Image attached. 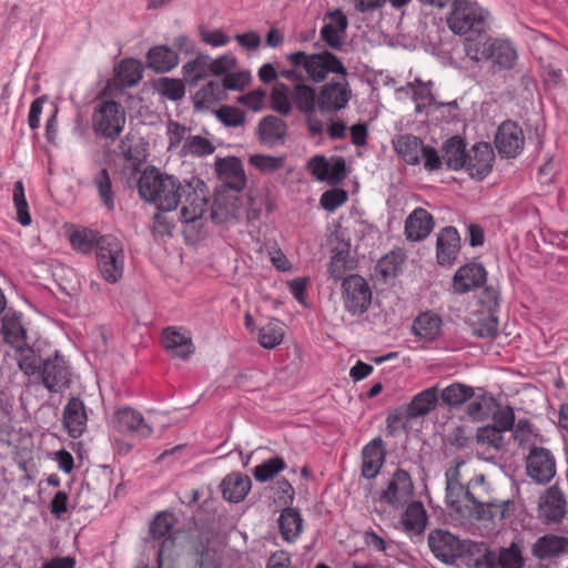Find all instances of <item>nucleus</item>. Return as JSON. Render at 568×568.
<instances>
[{"label": "nucleus", "instance_id": "nucleus-1", "mask_svg": "<svg viewBox=\"0 0 568 568\" xmlns=\"http://www.w3.org/2000/svg\"><path fill=\"white\" fill-rule=\"evenodd\" d=\"M138 191L142 200L155 204L162 212L174 211L181 205L182 223L200 220L207 210L206 185L195 176L180 181L155 166H149L139 179Z\"/></svg>", "mask_w": 568, "mask_h": 568}, {"label": "nucleus", "instance_id": "nucleus-2", "mask_svg": "<svg viewBox=\"0 0 568 568\" xmlns=\"http://www.w3.org/2000/svg\"><path fill=\"white\" fill-rule=\"evenodd\" d=\"M466 55L476 62H491L496 71H510L518 59L515 45L503 39H489L485 42H469L466 48Z\"/></svg>", "mask_w": 568, "mask_h": 568}, {"label": "nucleus", "instance_id": "nucleus-3", "mask_svg": "<svg viewBox=\"0 0 568 568\" xmlns=\"http://www.w3.org/2000/svg\"><path fill=\"white\" fill-rule=\"evenodd\" d=\"M488 13L469 0H454L446 21L448 28L460 36L480 34L487 29Z\"/></svg>", "mask_w": 568, "mask_h": 568}, {"label": "nucleus", "instance_id": "nucleus-4", "mask_svg": "<svg viewBox=\"0 0 568 568\" xmlns=\"http://www.w3.org/2000/svg\"><path fill=\"white\" fill-rule=\"evenodd\" d=\"M91 121L97 135L115 141L125 125L124 108L113 100H102L94 106Z\"/></svg>", "mask_w": 568, "mask_h": 568}, {"label": "nucleus", "instance_id": "nucleus-5", "mask_svg": "<svg viewBox=\"0 0 568 568\" xmlns=\"http://www.w3.org/2000/svg\"><path fill=\"white\" fill-rule=\"evenodd\" d=\"M124 250L123 243L114 235H102L97 251L98 268L108 283H118L124 272Z\"/></svg>", "mask_w": 568, "mask_h": 568}, {"label": "nucleus", "instance_id": "nucleus-6", "mask_svg": "<svg viewBox=\"0 0 568 568\" xmlns=\"http://www.w3.org/2000/svg\"><path fill=\"white\" fill-rule=\"evenodd\" d=\"M342 300L346 312L361 316L367 312L372 302V291L364 277L349 275L342 282Z\"/></svg>", "mask_w": 568, "mask_h": 568}, {"label": "nucleus", "instance_id": "nucleus-7", "mask_svg": "<svg viewBox=\"0 0 568 568\" xmlns=\"http://www.w3.org/2000/svg\"><path fill=\"white\" fill-rule=\"evenodd\" d=\"M352 99L347 78L333 79L320 88L318 110L322 114H336L346 109Z\"/></svg>", "mask_w": 568, "mask_h": 568}, {"label": "nucleus", "instance_id": "nucleus-8", "mask_svg": "<svg viewBox=\"0 0 568 568\" xmlns=\"http://www.w3.org/2000/svg\"><path fill=\"white\" fill-rule=\"evenodd\" d=\"M71 372L65 358L55 352L53 356L43 359L42 368L37 381L50 393H62L70 386Z\"/></svg>", "mask_w": 568, "mask_h": 568}, {"label": "nucleus", "instance_id": "nucleus-9", "mask_svg": "<svg viewBox=\"0 0 568 568\" xmlns=\"http://www.w3.org/2000/svg\"><path fill=\"white\" fill-rule=\"evenodd\" d=\"M568 514V500L565 493L557 486L548 487L538 500V519L545 525L562 523Z\"/></svg>", "mask_w": 568, "mask_h": 568}, {"label": "nucleus", "instance_id": "nucleus-10", "mask_svg": "<svg viewBox=\"0 0 568 568\" xmlns=\"http://www.w3.org/2000/svg\"><path fill=\"white\" fill-rule=\"evenodd\" d=\"M414 496V484L409 473L397 468L386 489L382 491L379 499L393 508H402L408 504Z\"/></svg>", "mask_w": 568, "mask_h": 568}, {"label": "nucleus", "instance_id": "nucleus-11", "mask_svg": "<svg viewBox=\"0 0 568 568\" xmlns=\"http://www.w3.org/2000/svg\"><path fill=\"white\" fill-rule=\"evenodd\" d=\"M526 470L535 483H549L556 475V462L552 453L545 447H531L526 459Z\"/></svg>", "mask_w": 568, "mask_h": 568}, {"label": "nucleus", "instance_id": "nucleus-12", "mask_svg": "<svg viewBox=\"0 0 568 568\" xmlns=\"http://www.w3.org/2000/svg\"><path fill=\"white\" fill-rule=\"evenodd\" d=\"M427 541L430 551L438 560L447 565L457 564L464 540L448 530L435 529L429 532Z\"/></svg>", "mask_w": 568, "mask_h": 568}, {"label": "nucleus", "instance_id": "nucleus-13", "mask_svg": "<svg viewBox=\"0 0 568 568\" xmlns=\"http://www.w3.org/2000/svg\"><path fill=\"white\" fill-rule=\"evenodd\" d=\"M524 132L516 122L507 120L498 126L495 145L503 158H517L524 149Z\"/></svg>", "mask_w": 568, "mask_h": 568}, {"label": "nucleus", "instance_id": "nucleus-14", "mask_svg": "<svg viewBox=\"0 0 568 568\" xmlns=\"http://www.w3.org/2000/svg\"><path fill=\"white\" fill-rule=\"evenodd\" d=\"M494 150L487 142L475 143L466 154L463 168L473 179L484 180L493 170Z\"/></svg>", "mask_w": 568, "mask_h": 568}, {"label": "nucleus", "instance_id": "nucleus-15", "mask_svg": "<svg viewBox=\"0 0 568 568\" xmlns=\"http://www.w3.org/2000/svg\"><path fill=\"white\" fill-rule=\"evenodd\" d=\"M458 475L457 469L453 474L446 473V505L460 517L469 518L473 508L468 484L462 485L457 479Z\"/></svg>", "mask_w": 568, "mask_h": 568}, {"label": "nucleus", "instance_id": "nucleus-16", "mask_svg": "<svg viewBox=\"0 0 568 568\" xmlns=\"http://www.w3.org/2000/svg\"><path fill=\"white\" fill-rule=\"evenodd\" d=\"M516 510V504L513 499H494L484 503L478 508L473 509L468 519H476L479 521H489L494 526L503 525L504 521L510 518Z\"/></svg>", "mask_w": 568, "mask_h": 568}, {"label": "nucleus", "instance_id": "nucleus-17", "mask_svg": "<svg viewBox=\"0 0 568 568\" xmlns=\"http://www.w3.org/2000/svg\"><path fill=\"white\" fill-rule=\"evenodd\" d=\"M88 413L84 402L79 397H71L63 408L62 424L68 435L79 438L87 429Z\"/></svg>", "mask_w": 568, "mask_h": 568}, {"label": "nucleus", "instance_id": "nucleus-18", "mask_svg": "<svg viewBox=\"0 0 568 568\" xmlns=\"http://www.w3.org/2000/svg\"><path fill=\"white\" fill-rule=\"evenodd\" d=\"M328 19L322 27L321 39L333 50H341L345 38L348 21L341 10L329 11L325 16Z\"/></svg>", "mask_w": 568, "mask_h": 568}, {"label": "nucleus", "instance_id": "nucleus-19", "mask_svg": "<svg viewBox=\"0 0 568 568\" xmlns=\"http://www.w3.org/2000/svg\"><path fill=\"white\" fill-rule=\"evenodd\" d=\"M215 171L221 181L234 191H242L246 185L243 164L235 156L219 158L215 161Z\"/></svg>", "mask_w": 568, "mask_h": 568}, {"label": "nucleus", "instance_id": "nucleus-20", "mask_svg": "<svg viewBox=\"0 0 568 568\" xmlns=\"http://www.w3.org/2000/svg\"><path fill=\"white\" fill-rule=\"evenodd\" d=\"M487 277V272L483 264L471 262L460 266L453 278L455 292L459 294L467 293L471 290L480 287Z\"/></svg>", "mask_w": 568, "mask_h": 568}, {"label": "nucleus", "instance_id": "nucleus-21", "mask_svg": "<svg viewBox=\"0 0 568 568\" xmlns=\"http://www.w3.org/2000/svg\"><path fill=\"white\" fill-rule=\"evenodd\" d=\"M386 458V448L381 437L373 438L362 450V476L373 479L383 467Z\"/></svg>", "mask_w": 568, "mask_h": 568}, {"label": "nucleus", "instance_id": "nucleus-22", "mask_svg": "<svg viewBox=\"0 0 568 568\" xmlns=\"http://www.w3.org/2000/svg\"><path fill=\"white\" fill-rule=\"evenodd\" d=\"M434 225L433 215L423 207H416L406 217L404 233L408 241L419 242L430 234Z\"/></svg>", "mask_w": 568, "mask_h": 568}, {"label": "nucleus", "instance_id": "nucleus-23", "mask_svg": "<svg viewBox=\"0 0 568 568\" xmlns=\"http://www.w3.org/2000/svg\"><path fill=\"white\" fill-rule=\"evenodd\" d=\"M114 426L119 432L132 433L146 438L152 434V427L144 420L140 412L125 407L114 414Z\"/></svg>", "mask_w": 568, "mask_h": 568}, {"label": "nucleus", "instance_id": "nucleus-24", "mask_svg": "<svg viewBox=\"0 0 568 568\" xmlns=\"http://www.w3.org/2000/svg\"><path fill=\"white\" fill-rule=\"evenodd\" d=\"M460 247V237L454 226L444 227L436 243L437 261L440 265H452Z\"/></svg>", "mask_w": 568, "mask_h": 568}, {"label": "nucleus", "instance_id": "nucleus-25", "mask_svg": "<svg viewBox=\"0 0 568 568\" xmlns=\"http://www.w3.org/2000/svg\"><path fill=\"white\" fill-rule=\"evenodd\" d=\"M534 557L545 560L568 554V538L554 534L539 537L531 547Z\"/></svg>", "mask_w": 568, "mask_h": 568}, {"label": "nucleus", "instance_id": "nucleus-26", "mask_svg": "<svg viewBox=\"0 0 568 568\" xmlns=\"http://www.w3.org/2000/svg\"><path fill=\"white\" fill-rule=\"evenodd\" d=\"M286 60L292 67L305 70L313 82L320 83L325 80V73H322L323 62L321 52L308 54L304 51H296L287 54Z\"/></svg>", "mask_w": 568, "mask_h": 568}, {"label": "nucleus", "instance_id": "nucleus-27", "mask_svg": "<svg viewBox=\"0 0 568 568\" xmlns=\"http://www.w3.org/2000/svg\"><path fill=\"white\" fill-rule=\"evenodd\" d=\"M491 550L484 542L464 540L457 561L467 568H488Z\"/></svg>", "mask_w": 568, "mask_h": 568}, {"label": "nucleus", "instance_id": "nucleus-28", "mask_svg": "<svg viewBox=\"0 0 568 568\" xmlns=\"http://www.w3.org/2000/svg\"><path fill=\"white\" fill-rule=\"evenodd\" d=\"M443 321L442 317L427 311L419 314L413 322L412 331L416 337L425 342H433L439 337L442 333Z\"/></svg>", "mask_w": 568, "mask_h": 568}, {"label": "nucleus", "instance_id": "nucleus-29", "mask_svg": "<svg viewBox=\"0 0 568 568\" xmlns=\"http://www.w3.org/2000/svg\"><path fill=\"white\" fill-rule=\"evenodd\" d=\"M251 486L250 477L240 473L229 474L220 485L223 498L231 503L242 501L251 490Z\"/></svg>", "mask_w": 568, "mask_h": 568}, {"label": "nucleus", "instance_id": "nucleus-30", "mask_svg": "<svg viewBox=\"0 0 568 568\" xmlns=\"http://www.w3.org/2000/svg\"><path fill=\"white\" fill-rule=\"evenodd\" d=\"M163 345L172 356L181 359H186L194 352L191 337L174 327H166L163 331Z\"/></svg>", "mask_w": 568, "mask_h": 568}, {"label": "nucleus", "instance_id": "nucleus-31", "mask_svg": "<svg viewBox=\"0 0 568 568\" xmlns=\"http://www.w3.org/2000/svg\"><path fill=\"white\" fill-rule=\"evenodd\" d=\"M443 160L449 170H463L466 163V142L459 135L446 140L442 146Z\"/></svg>", "mask_w": 568, "mask_h": 568}, {"label": "nucleus", "instance_id": "nucleus-32", "mask_svg": "<svg viewBox=\"0 0 568 568\" xmlns=\"http://www.w3.org/2000/svg\"><path fill=\"white\" fill-rule=\"evenodd\" d=\"M282 538L287 542H294L303 531V518L296 508L285 507L277 519Z\"/></svg>", "mask_w": 568, "mask_h": 568}, {"label": "nucleus", "instance_id": "nucleus-33", "mask_svg": "<svg viewBox=\"0 0 568 568\" xmlns=\"http://www.w3.org/2000/svg\"><path fill=\"white\" fill-rule=\"evenodd\" d=\"M395 152L409 165L420 163L422 140L413 134H402L393 140Z\"/></svg>", "mask_w": 568, "mask_h": 568}, {"label": "nucleus", "instance_id": "nucleus-34", "mask_svg": "<svg viewBox=\"0 0 568 568\" xmlns=\"http://www.w3.org/2000/svg\"><path fill=\"white\" fill-rule=\"evenodd\" d=\"M476 442L485 447V452L491 454L489 457H484L486 460L505 450L504 433L490 424L477 428Z\"/></svg>", "mask_w": 568, "mask_h": 568}, {"label": "nucleus", "instance_id": "nucleus-35", "mask_svg": "<svg viewBox=\"0 0 568 568\" xmlns=\"http://www.w3.org/2000/svg\"><path fill=\"white\" fill-rule=\"evenodd\" d=\"M286 129V123L282 119L275 115H267L258 123L260 139L265 145L270 146L283 143Z\"/></svg>", "mask_w": 568, "mask_h": 568}, {"label": "nucleus", "instance_id": "nucleus-36", "mask_svg": "<svg viewBox=\"0 0 568 568\" xmlns=\"http://www.w3.org/2000/svg\"><path fill=\"white\" fill-rule=\"evenodd\" d=\"M400 524L407 534H423L427 525L424 505L420 501L410 503L400 517Z\"/></svg>", "mask_w": 568, "mask_h": 568}, {"label": "nucleus", "instance_id": "nucleus-37", "mask_svg": "<svg viewBox=\"0 0 568 568\" xmlns=\"http://www.w3.org/2000/svg\"><path fill=\"white\" fill-rule=\"evenodd\" d=\"M524 566L521 548L515 542L507 548L491 550L488 568H524Z\"/></svg>", "mask_w": 568, "mask_h": 568}, {"label": "nucleus", "instance_id": "nucleus-38", "mask_svg": "<svg viewBox=\"0 0 568 568\" xmlns=\"http://www.w3.org/2000/svg\"><path fill=\"white\" fill-rule=\"evenodd\" d=\"M146 59L149 68L160 73L169 72L179 64L178 53L166 45L151 48Z\"/></svg>", "mask_w": 568, "mask_h": 568}, {"label": "nucleus", "instance_id": "nucleus-39", "mask_svg": "<svg viewBox=\"0 0 568 568\" xmlns=\"http://www.w3.org/2000/svg\"><path fill=\"white\" fill-rule=\"evenodd\" d=\"M291 98L296 109L305 114H315L318 109V92L311 85L297 83L291 92Z\"/></svg>", "mask_w": 568, "mask_h": 568}, {"label": "nucleus", "instance_id": "nucleus-40", "mask_svg": "<svg viewBox=\"0 0 568 568\" xmlns=\"http://www.w3.org/2000/svg\"><path fill=\"white\" fill-rule=\"evenodd\" d=\"M226 92L219 80H211L204 84L193 98L194 106L197 110L210 109L215 103L224 100Z\"/></svg>", "mask_w": 568, "mask_h": 568}, {"label": "nucleus", "instance_id": "nucleus-41", "mask_svg": "<svg viewBox=\"0 0 568 568\" xmlns=\"http://www.w3.org/2000/svg\"><path fill=\"white\" fill-rule=\"evenodd\" d=\"M2 332L4 341L12 347L22 348L27 346V328L22 324L20 314L4 317Z\"/></svg>", "mask_w": 568, "mask_h": 568}, {"label": "nucleus", "instance_id": "nucleus-42", "mask_svg": "<svg viewBox=\"0 0 568 568\" xmlns=\"http://www.w3.org/2000/svg\"><path fill=\"white\" fill-rule=\"evenodd\" d=\"M498 316L494 313L478 312L469 322L471 334L479 338H494L498 334Z\"/></svg>", "mask_w": 568, "mask_h": 568}, {"label": "nucleus", "instance_id": "nucleus-43", "mask_svg": "<svg viewBox=\"0 0 568 568\" xmlns=\"http://www.w3.org/2000/svg\"><path fill=\"white\" fill-rule=\"evenodd\" d=\"M438 392L436 387L427 388L413 397L407 405L408 418L424 416L436 407Z\"/></svg>", "mask_w": 568, "mask_h": 568}, {"label": "nucleus", "instance_id": "nucleus-44", "mask_svg": "<svg viewBox=\"0 0 568 568\" xmlns=\"http://www.w3.org/2000/svg\"><path fill=\"white\" fill-rule=\"evenodd\" d=\"M471 397H474V388L462 383H453L440 393L442 403L449 408H458Z\"/></svg>", "mask_w": 568, "mask_h": 568}, {"label": "nucleus", "instance_id": "nucleus-45", "mask_svg": "<svg viewBox=\"0 0 568 568\" xmlns=\"http://www.w3.org/2000/svg\"><path fill=\"white\" fill-rule=\"evenodd\" d=\"M182 72L185 81L190 85L197 84L201 80L211 74L210 55L197 54L195 59L190 60L182 67Z\"/></svg>", "mask_w": 568, "mask_h": 568}, {"label": "nucleus", "instance_id": "nucleus-46", "mask_svg": "<svg viewBox=\"0 0 568 568\" xmlns=\"http://www.w3.org/2000/svg\"><path fill=\"white\" fill-rule=\"evenodd\" d=\"M468 489L471 499V508L476 509L478 506L483 505L486 501L494 499L495 497L491 495L493 488L487 483L484 474H479L474 476L468 481Z\"/></svg>", "mask_w": 568, "mask_h": 568}, {"label": "nucleus", "instance_id": "nucleus-47", "mask_svg": "<svg viewBox=\"0 0 568 568\" xmlns=\"http://www.w3.org/2000/svg\"><path fill=\"white\" fill-rule=\"evenodd\" d=\"M100 237L101 236L92 230L81 229L71 233L70 243L75 251L82 254H89L93 248H95V252L99 251Z\"/></svg>", "mask_w": 568, "mask_h": 568}, {"label": "nucleus", "instance_id": "nucleus-48", "mask_svg": "<svg viewBox=\"0 0 568 568\" xmlns=\"http://www.w3.org/2000/svg\"><path fill=\"white\" fill-rule=\"evenodd\" d=\"M413 91V100L416 104V112L420 113L425 108L436 105L437 102L432 93V82H423L416 79L414 82L406 84Z\"/></svg>", "mask_w": 568, "mask_h": 568}, {"label": "nucleus", "instance_id": "nucleus-49", "mask_svg": "<svg viewBox=\"0 0 568 568\" xmlns=\"http://www.w3.org/2000/svg\"><path fill=\"white\" fill-rule=\"evenodd\" d=\"M118 155L122 156L133 173L140 170V165L144 160L143 152L139 146L133 145V138L125 135L118 145Z\"/></svg>", "mask_w": 568, "mask_h": 568}, {"label": "nucleus", "instance_id": "nucleus-50", "mask_svg": "<svg viewBox=\"0 0 568 568\" xmlns=\"http://www.w3.org/2000/svg\"><path fill=\"white\" fill-rule=\"evenodd\" d=\"M17 351L20 352L18 358L19 368L23 372L24 375L38 379L43 362L41 356L38 355L28 345L23 346L22 348H17Z\"/></svg>", "mask_w": 568, "mask_h": 568}, {"label": "nucleus", "instance_id": "nucleus-51", "mask_svg": "<svg viewBox=\"0 0 568 568\" xmlns=\"http://www.w3.org/2000/svg\"><path fill=\"white\" fill-rule=\"evenodd\" d=\"M491 402L493 398L487 396V394L480 393L476 395L474 393V397L467 402L466 414L471 420L483 422L489 417Z\"/></svg>", "mask_w": 568, "mask_h": 568}, {"label": "nucleus", "instance_id": "nucleus-52", "mask_svg": "<svg viewBox=\"0 0 568 568\" xmlns=\"http://www.w3.org/2000/svg\"><path fill=\"white\" fill-rule=\"evenodd\" d=\"M283 329L277 321H271L258 331L257 339L262 347L273 349L283 341Z\"/></svg>", "mask_w": 568, "mask_h": 568}, {"label": "nucleus", "instance_id": "nucleus-53", "mask_svg": "<svg viewBox=\"0 0 568 568\" xmlns=\"http://www.w3.org/2000/svg\"><path fill=\"white\" fill-rule=\"evenodd\" d=\"M93 185L99 192V196L109 211L114 209V197L112 193V181L106 169H101L93 179Z\"/></svg>", "mask_w": 568, "mask_h": 568}, {"label": "nucleus", "instance_id": "nucleus-54", "mask_svg": "<svg viewBox=\"0 0 568 568\" xmlns=\"http://www.w3.org/2000/svg\"><path fill=\"white\" fill-rule=\"evenodd\" d=\"M118 78L122 85H135L142 79L141 63L134 59L123 60L119 65Z\"/></svg>", "mask_w": 568, "mask_h": 568}, {"label": "nucleus", "instance_id": "nucleus-55", "mask_svg": "<svg viewBox=\"0 0 568 568\" xmlns=\"http://www.w3.org/2000/svg\"><path fill=\"white\" fill-rule=\"evenodd\" d=\"M290 88L285 83H276L271 92V106L282 115H288L292 111Z\"/></svg>", "mask_w": 568, "mask_h": 568}, {"label": "nucleus", "instance_id": "nucleus-56", "mask_svg": "<svg viewBox=\"0 0 568 568\" xmlns=\"http://www.w3.org/2000/svg\"><path fill=\"white\" fill-rule=\"evenodd\" d=\"M286 464L284 459L282 457L276 456L257 465L253 470V475L257 481L266 483L270 479H272L275 475H277L280 471L284 470Z\"/></svg>", "mask_w": 568, "mask_h": 568}, {"label": "nucleus", "instance_id": "nucleus-57", "mask_svg": "<svg viewBox=\"0 0 568 568\" xmlns=\"http://www.w3.org/2000/svg\"><path fill=\"white\" fill-rule=\"evenodd\" d=\"M156 91L171 101H180L185 94V87L182 80L161 78L155 84Z\"/></svg>", "mask_w": 568, "mask_h": 568}, {"label": "nucleus", "instance_id": "nucleus-58", "mask_svg": "<svg viewBox=\"0 0 568 568\" xmlns=\"http://www.w3.org/2000/svg\"><path fill=\"white\" fill-rule=\"evenodd\" d=\"M215 151L213 143L201 135H191L185 139L182 148L184 155L204 156Z\"/></svg>", "mask_w": 568, "mask_h": 568}, {"label": "nucleus", "instance_id": "nucleus-59", "mask_svg": "<svg viewBox=\"0 0 568 568\" xmlns=\"http://www.w3.org/2000/svg\"><path fill=\"white\" fill-rule=\"evenodd\" d=\"M248 163L256 168L263 174H271L284 166L283 156H273L264 154H253L248 159Z\"/></svg>", "mask_w": 568, "mask_h": 568}, {"label": "nucleus", "instance_id": "nucleus-60", "mask_svg": "<svg viewBox=\"0 0 568 568\" xmlns=\"http://www.w3.org/2000/svg\"><path fill=\"white\" fill-rule=\"evenodd\" d=\"M13 203L17 209V220L23 225L31 224V215L29 213V205L24 195V187L21 181H17L13 187Z\"/></svg>", "mask_w": 568, "mask_h": 568}, {"label": "nucleus", "instance_id": "nucleus-61", "mask_svg": "<svg viewBox=\"0 0 568 568\" xmlns=\"http://www.w3.org/2000/svg\"><path fill=\"white\" fill-rule=\"evenodd\" d=\"M347 251H337L331 256L328 273L335 281H344L345 274L351 268Z\"/></svg>", "mask_w": 568, "mask_h": 568}, {"label": "nucleus", "instance_id": "nucleus-62", "mask_svg": "<svg viewBox=\"0 0 568 568\" xmlns=\"http://www.w3.org/2000/svg\"><path fill=\"white\" fill-rule=\"evenodd\" d=\"M174 525V516L169 511L160 513L155 516L150 526L152 538L160 539L170 534Z\"/></svg>", "mask_w": 568, "mask_h": 568}, {"label": "nucleus", "instance_id": "nucleus-63", "mask_svg": "<svg viewBox=\"0 0 568 568\" xmlns=\"http://www.w3.org/2000/svg\"><path fill=\"white\" fill-rule=\"evenodd\" d=\"M322 55V73H325V79L329 73L336 74L337 78H347V69L342 60L329 51L321 52Z\"/></svg>", "mask_w": 568, "mask_h": 568}, {"label": "nucleus", "instance_id": "nucleus-64", "mask_svg": "<svg viewBox=\"0 0 568 568\" xmlns=\"http://www.w3.org/2000/svg\"><path fill=\"white\" fill-rule=\"evenodd\" d=\"M216 118L230 128L241 126L245 122V113L239 108L224 105L216 111Z\"/></svg>", "mask_w": 568, "mask_h": 568}]
</instances>
